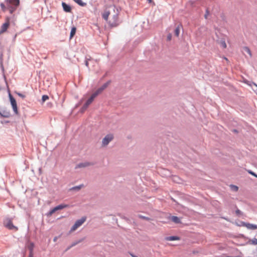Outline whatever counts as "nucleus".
Segmentation results:
<instances>
[{
    "label": "nucleus",
    "instance_id": "nucleus-46",
    "mask_svg": "<svg viewBox=\"0 0 257 257\" xmlns=\"http://www.w3.org/2000/svg\"><path fill=\"white\" fill-rule=\"evenodd\" d=\"M244 82L246 84H247L248 85H251V84L249 83V81L247 80H244Z\"/></svg>",
    "mask_w": 257,
    "mask_h": 257
},
{
    "label": "nucleus",
    "instance_id": "nucleus-19",
    "mask_svg": "<svg viewBox=\"0 0 257 257\" xmlns=\"http://www.w3.org/2000/svg\"><path fill=\"white\" fill-rule=\"evenodd\" d=\"M246 227L248 229L255 230L257 229V225L247 222Z\"/></svg>",
    "mask_w": 257,
    "mask_h": 257
},
{
    "label": "nucleus",
    "instance_id": "nucleus-35",
    "mask_svg": "<svg viewBox=\"0 0 257 257\" xmlns=\"http://www.w3.org/2000/svg\"><path fill=\"white\" fill-rule=\"evenodd\" d=\"M88 107H85V104L83 105L82 107L80 108V111L81 112H84Z\"/></svg>",
    "mask_w": 257,
    "mask_h": 257
},
{
    "label": "nucleus",
    "instance_id": "nucleus-38",
    "mask_svg": "<svg viewBox=\"0 0 257 257\" xmlns=\"http://www.w3.org/2000/svg\"><path fill=\"white\" fill-rule=\"evenodd\" d=\"M172 34L171 33H169L167 35V41H171L172 39Z\"/></svg>",
    "mask_w": 257,
    "mask_h": 257
},
{
    "label": "nucleus",
    "instance_id": "nucleus-12",
    "mask_svg": "<svg viewBox=\"0 0 257 257\" xmlns=\"http://www.w3.org/2000/svg\"><path fill=\"white\" fill-rule=\"evenodd\" d=\"M10 26V22L9 18L8 17L7 18V21L4 23L1 28L0 34L4 33L6 32L9 26Z\"/></svg>",
    "mask_w": 257,
    "mask_h": 257
},
{
    "label": "nucleus",
    "instance_id": "nucleus-20",
    "mask_svg": "<svg viewBox=\"0 0 257 257\" xmlns=\"http://www.w3.org/2000/svg\"><path fill=\"white\" fill-rule=\"evenodd\" d=\"M35 247V244L34 242H30L29 244L28 245V248L29 250V252L33 253L34 248Z\"/></svg>",
    "mask_w": 257,
    "mask_h": 257
},
{
    "label": "nucleus",
    "instance_id": "nucleus-6",
    "mask_svg": "<svg viewBox=\"0 0 257 257\" xmlns=\"http://www.w3.org/2000/svg\"><path fill=\"white\" fill-rule=\"evenodd\" d=\"M86 217L83 216L80 219H77L74 223V224L71 227L69 232H71L75 231L79 227L81 226L83 223L86 221Z\"/></svg>",
    "mask_w": 257,
    "mask_h": 257
},
{
    "label": "nucleus",
    "instance_id": "nucleus-44",
    "mask_svg": "<svg viewBox=\"0 0 257 257\" xmlns=\"http://www.w3.org/2000/svg\"><path fill=\"white\" fill-rule=\"evenodd\" d=\"M130 254L132 257H138V256L136 255L135 254L131 252L130 253Z\"/></svg>",
    "mask_w": 257,
    "mask_h": 257
},
{
    "label": "nucleus",
    "instance_id": "nucleus-33",
    "mask_svg": "<svg viewBox=\"0 0 257 257\" xmlns=\"http://www.w3.org/2000/svg\"><path fill=\"white\" fill-rule=\"evenodd\" d=\"M0 6L3 11H5L6 10L7 8H6L5 5L3 3H1L0 4Z\"/></svg>",
    "mask_w": 257,
    "mask_h": 257
},
{
    "label": "nucleus",
    "instance_id": "nucleus-5",
    "mask_svg": "<svg viewBox=\"0 0 257 257\" xmlns=\"http://www.w3.org/2000/svg\"><path fill=\"white\" fill-rule=\"evenodd\" d=\"M116 7L114 5H110L107 7L102 14V18L106 21H108V17L111 15L112 12H114Z\"/></svg>",
    "mask_w": 257,
    "mask_h": 257
},
{
    "label": "nucleus",
    "instance_id": "nucleus-31",
    "mask_svg": "<svg viewBox=\"0 0 257 257\" xmlns=\"http://www.w3.org/2000/svg\"><path fill=\"white\" fill-rule=\"evenodd\" d=\"M230 187L234 191H237L238 190V187L235 185H231Z\"/></svg>",
    "mask_w": 257,
    "mask_h": 257
},
{
    "label": "nucleus",
    "instance_id": "nucleus-41",
    "mask_svg": "<svg viewBox=\"0 0 257 257\" xmlns=\"http://www.w3.org/2000/svg\"><path fill=\"white\" fill-rule=\"evenodd\" d=\"M1 123L4 124V123H8L10 122L9 120H2L1 121Z\"/></svg>",
    "mask_w": 257,
    "mask_h": 257
},
{
    "label": "nucleus",
    "instance_id": "nucleus-50",
    "mask_svg": "<svg viewBox=\"0 0 257 257\" xmlns=\"http://www.w3.org/2000/svg\"><path fill=\"white\" fill-rule=\"evenodd\" d=\"M223 219L226 220H228V218L227 217H222Z\"/></svg>",
    "mask_w": 257,
    "mask_h": 257
},
{
    "label": "nucleus",
    "instance_id": "nucleus-27",
    "mask_svg": "<svg viewBox=\"0 0 257 257\" xmlns=\"http://www.w3.org/2000/svg\"><path fill=\"white\" fill-rule=\"evenodd\" d=\"M220 44L223 48H226L227 46L224 39H222L220 41Z\"/></svg>",
    "mask_w": 257,
    "mask_h": 257
},
{
    "label": "nucleus",
    "instance_id": "nucleus-34",
    "mask_svg": "<svg viewBox=\"0 0 257 257\" xmlns=\"http://www.w3.org/2000/svg\"><path fill=\"white\" fill-rule=\"evenodd\" d=\"M0 68H1V69L4 74V78L6 79V77H5V76L4 75V73H5V69H4V65H3V63H1L0 64Z\"/></svg>",
    "mask_w": 257,
    "mask_h": 257
},
{
    "label": "nucleus",
    "instance_id": "nucleus-24",
    "mask_svg": "<svg viewBox=\"0 0 257 257\" xmlns=\"http://www.w3.org/2000/svg\"><path fill=\"white\" fill-rule=\"evenodd\" d=\"M85 237H83V238H82L81 239H78L77 240H76V241L73 242L72 243V244H71V246H74L76 245H77V244L81 242L82 241H83L85 239Z\"/></svg>",
    "mask_w": 257,
    "mask_h": 257
},
{
    "label": "nucleus",
    "instance_id": "nucleus-18",
    "mask_svg": "<svg viewBox=\"0 0 257 257\" xmlns=\"http://www.w3.org/2000/svg\"><path fill=\"white\" fill-rule=\"evenodd\" d=\"M76 27L75 26H73L71 28L70 36H69V39H71L72 38L75 36L76 32Z\"/></svg>",
    "mask_w": 257,
    "mask_h": 257
},
{
    "label": "nucleus",
    "instance_id": "nucleus-52",
    "mask_svg": "<svg viewBox=\"0 0 257 257\" xmlns=\"http://www.w3.org/2000/svg\"><path fill=\"white\" fill-rule=\"evenodd\" d=\"M172 200L174 201V202H176L175 200L173 198H172Z\"/></svg>",
    "mask_w": 257,
    "mask_h": 257
},
{
    "label": "nucleus",
    "instance_id": "nucleus-45",
    "mask_svg": "<svg viewBox=\"0 0 257 257\" xmlns=\"http://www.w3.org/2000/svg\"><path fill=\"white\" fill-rule=\"evenodd\" d=\"M34 254L33 253L29 252L28 257H33Z\"/></svg>",
    "mask_w": 257,
    "mask_h": 257
},
{
    "label": "nucleus",
    "instance_id": "nucleus-43",
    "mask_svg": "<svg viewBox=\"0 0 257 257\" xmlns=\"http://www.w3.org/2000/svg\"><path fill=\"white\" fill-rule=\"evenodd\" d=\"M147 1L148 2V3H149V4H153L154 5H155V3L153 1V0H147Z\"/></svg>",
    "mask_w": 257,
    "mask_h": 257
},
{
    "label": "nucleus",
    "instance_id": "nucleus-26",
    "mask_svg": "<svg viewBox=\"0 0 257 257\" xmlns=\"http://www.w3.org/2000/svg\"><path fill=\"white\" fill-rule=\"evenodd\" d=\"M138 216L139 218L146 220L147 221H150L151 220V219L150 217L142 215L141 214H139Z\"/></svg>",
    "mask_w": 257,
    "mask_h": 257
},
{
    "label": "nucleus",
    "instance_id": "nucleus-49",
    "mask_svg": "<svg viewBox=\"0 0 257 257\" xmlns=\"http://www.w3.org/2000/svg\"><path fill=\"white\" fill-rule=\"evenodd\" d=\"M241 236H242L243 238H244L248 239V238L247 237H246V236H245L244 235H243V234H241Z\"/></svg>",
    "mask_w": 257,
    "mask_h": 257
},
{
    "label": "nucleus",
    "instance_id": "nucleus-15",
    "mask_svg": "<svg viewBox=\"0 0 257 257\" xmlns=\"http://www.w3.org/2000/svg\"><path fill=\"white\" fill-rule=\"evenodd\" d=\"M91 165H92V164L91 163H89L88 162L80 163L76 165V166L75 167V168L77 169V168H84V167H86L89 166Z\"/></svg>",
    "mask_w": 257,
    "mask_h": 257
},
{
    "label": "nucleus",
    "instance_id": "nucleus-32",
    "mask_svg": "<svg viewBox=\"0 0 257 257\" xmlns=\"http://www.w3.org/2000/svg\"><path fill=\"white\" fill-rule=\"evenodd\" d=\"M246 224H247V222L241 221H240V223L238 224L237 225L239 226H245V227H246Z\"/></svg>",
    "mask_w": 257,
    "mask_h": 257
},
{
    "label": "nucleus",
    "instance_id": "nucleus-4",
    "mask_svg": "<svg viewBox=\"0 0 257 257\" xmlns=\"http://www.w3.org/2000/svg\"><path fill=\"white\" fill-rule=\"evenodd\" d=\"M69 207V205L64 204V203H61L60 204L53 208H51L47 213H46V215L47 217H50L52 216V215L56 212L57 211L62 210L65 208H68Z\"/></svg>",
    "mask_w": 257,
    "mask_h": 257
},
{
    "label": "nucleus",
    "instance_id": "nucleus-3",
    "mask_svg": "<svg viewBox=\"0 0 257 257\" xmlns=\"http://www.w3.org/2000/svg\"><path fill=\"white\" fill-rule=\"evenodd\" d=\"M8 97L9 99V101L10 102L11 105L12 106V107L13 108V110L16 114H18L19 113L18 111V107L17 103L16 101V99L14 98V97L12 95V94L11 93L10 90L9 89H8Z\"/></svg>",
    "mask_w": 257,
    "mask_h": 257
},
{
    "label": "nucleus",
    "instance_id": "nucleus-11",
    "mask_svg": "<svg viewBox=\"0 0 257 257\" xmlns=\"http://www.w3.org/2000/svg\"><path fill=\"white\" fill-rule=\"evenodd\" d=\"M113 137L111 134L106 135L102 139V145L106 146L109 142L113 139Z\"/></svg>",
    "mask_w": 257,
    "mask_h": 257
},
{
    "label": "nucleus",
    "instance_id": "nucleus-8",
    "mask_svg": "<svg viewBox=\"0 0 257 257\" xmlns=\"http://www.w3.org/2000/svg\"><path fill=\"white\" fill-rule=\"evenodd\" d=\"M11 115L10 110L6 107H3L0 108V116L1 117L9 118Z\"/></svg>",
    "mask_w": 257,
    "mask_h": 257
},
{
    "label": "nucleus",
    "instance_id": "nucleus-2",
    "mask_svg": "<svg viewBox=\"0 0 257 257\" xmlns=\"http://www.w3.org/2000/svg\"><path fill=\"white\" fill-rule=\"evenodd\" d=\"M113 14L112 15V21H108V24L109 27L111 28L117 27L120 22L118 19V15L119 14V11L118 9L116 8L114 12H112Z\"/></svg>",
    "mask_w": 257,
    "mask_h": 257
},
{
    "label": "nucleus",
    "instance_id": "nucleus-21",
    "mask_svg": "<svg viewBox=\"0 0 257 257\" xmlns=\"http://www.w3.org/2000/svg\"><path fill=\"white\" fill-rule=\"evenodd\" d=\"M246 244H251L254 245H257V238L249 239Z\"/></svg>",
    "mask_w": 257,
    "mask_h": 257
},
{
    "label": "nucleus",
    "instance_id": "nucleus-42",
    "mask_svg": "<svg viewBox=\"0 0 257 257\" xmlns=\"http://www.w3.org/2000/svg\"><path fill=\"white\" fill-rule=\"evenodd\" d=\"M60 236V235H59V236H55V237H54V238H53V241H54V242L56 241H57V240L58 239V238Z\"/></svg>",
    "mask_w": 257,
    "mask_h": 257
},
{
    "label": "nucleus",
    "instance_id": "nucleus-25",
    "mask_svg": "<svg viewBox=\"0 0 257 257\" xmlns=\"http://www.w3.org/2000/svg\"><path fill=\"white\" fill-rule=\"evenodd\" d=\"M49 97L48 95L46 94L43 95L41 100V103L43 104V103H44L46 100H47L49 99Z\"/></svg>",
    "mask_w": 257,
    "mask_h": 257
},
{
    "label": "nucleus",
    "instance_id": "nucleus-47",
    "mask_svg": "<svg viewBox=\"0 0 257 257\" xmlns=\"http://www.w3.org/2000/svg\"><path fill=\"white\" fill-rule=\"evenodd\" d=\"M232 132L233 133H238V131L236 130V129H233L232 130Z\"/></svg>",
    "mask_w": 257,
    "mask_h": 257
},
{
    "label": "nucleus",
    "instance_id": "nucleus-28",
    "mask_svg": "<svg viewBox=\"0 0 257 257\" xmlns=\"http://www.w3.org/2000/svg\"><path fill=\"white\" fill-rule=\"evenodd\" d=\"M235 213H236V215L238 216V217H240V216H241L243 214V212L242 211H241L237 208H236V209L235 210Z\"/></svg>",
    "mask_w": 257,
    "mask_h": 257
},
{
    "label": "nucleus",
    "instance_id": "nucleus-22",
    "mask_svg": "<svg viewBox=\"0 0 257 257\" xmlns=\"http://www.w3.org/2000/svg\"><path fill=\"white\" fill-rule=\"evenodd\" d=\"M75 3L81 7H85L86 3L83 2L82 0H73Z\"/></svg>",
    "mask_w": 257,
    "mask_h": 257
},
{
    "label": "nucleus",
    "instance_id": "nucleus-51",
    "mask_svg": "<svg viewBox=\"0 0 257 257\" xmlns=\"http://www.w3.org/2000/svg\"><path fill=\"white\" fill-rule=\"evenodd\" d=\"M252 83L254 85H255L256 86H257V85H256L255 83H254V82H252Z\"/></svg>",
    "mask_w": 257,
    "mask_h": 257
},
{
    "label": "nucleus",
    "instance_id": "nucleus-14",
    "mask_svg": "<svg viewBox=\"0 0 257 257\" xmlns=\"http://www.w3.org/2000/svg\"><path fill=\"white\" fill-rule=\"evenodd\" d=\"M169 218L170 220H171L172 222L176 224L181 223V220L180 218L177 216H170Z\"/></svg>",
    "mask_w": 257,
    "mask_h": 257
},
{
    "label": "nucleus",
    "instance_id": "nucleus-40",
    "mask_svg": "<svg viewBox=\"0 0 257 257\" xmlns=\"http://www.w3.org/2000/svg\"><path fill=\"white\" fill-rule=\"evenodd\" d=\"M88 60H89V59H86L85 60V65L87 67H88V65H89Z\"/></svg>",
    "mask_w": 257,
    "mask_h": 257
},
{
    "label": "nucleus",
    "instance_id": "nucleus-9",
    "mask_svg": "<svg viewBox=\"0 0 257 257\" xmlns=\"http://www.w3.org/2000/svg\"><path fill=\"white\" fill-rule=\"evenodd\" d=\"M98 95L97 93L95 91L93 92L91 96L86 100L85 104V107H88L89 105L93 101L94 99Z\"/></svg>",
    "mask_w": 257,
    "mask_h": 257
},
{
    "label": "nucleus",
    "instance_id": "nucleus-29",
    "mask_svg": "<svg viewBox=\"0 0 257 257\" xmlns=\"http://www.w3.org/2000/svg\"><path fill=\"white\" fill-rule=\"evenodd\" d=\"M246 171L248 174L251 175L252 176H253L257 178V174L255 173H254L253 171H252L251 170H247Z\"/></svg>",
    "mask_w": 257,
    "mask_h": 257
},
{
    "label": "nucleus",
    "instance_id": "nucleus-7",
    "mask_svg": "<svg viewBox=\"0 0 257 257\" xmlns=\"http://www.w3.org/2000/svg\"><path fill=\"white\" fill-rule=\"evenodd\" d=\"M3 224L5 227L9 229L13 230L15 229L16 230H18V228L15 226L12 221V219L10 218H6L4 220Z\"/></svg>",
    "mask_w": 257,
    "mask_h": 257
},
{
    "label": "nucleus",
    "instance_id": "nucleus-53",
    "mask_svg": "<svg viewBox=\"0 0 257 257\" xmlns=\"http://www.w3.org/2000/svg\"><path fill=\"white\" fill-rule=\"evenodd\" d=\"M226 257H234L233 256H226Z\"/></svg>",
    "mask_w": 257,
    "mask_h": 257
},
{
    "label": "nucleus",
    "instance_id": "nucleus-39",
    "mask_svg": "<svg viewBox=\"0 0 257 257\" xmlns=\"http://www.w3.org/2000/svg\"><path fill=\"white\" fill-rule=\"evenodd\" d=\"M3 53H1L0 54V64L1 63H3Z\"/></svg>",
    "mask_w": 257,
    "mask_h": 257
},
{
    "label": "nucleus",
    "instance_id": "nucleus-36",
    "mask_svg": "<svg viewBox=\"0 0 257 257\" xmlns=\"http://www.w3.org/2000/svg\"><path fill=\"white\" fill-rule=\"evenodd\" d=\"M244 50H245V52H246L248 54H249L250 55H251V51L250 50V49H249L248 47H245L244 48Z\"/></svg>",
    "mask_w": 257,
    "mask_h": 257
},
{
    "label": "nucleus",
    "instance_id": "nucleus-10",
    "mask_svg": "<svg viewBox=\"0 0 257 257\" xmlns=\"http://www.w3.org/2000/svg\"><path fill=\"white\" fill-rule=\"evenodd\" d=\"M111 81L109 80L107 81L105 83H104L102 85H101L99 88H98L95 92L97 93V94H99L101 93L105 88L107 87V86L111 83Z\"/></svg>",
    "mask_w": 257,
    "mask_h": 257
},
{
    "label": "nucleus",
    "instance_id": "nucleus-17",
    "mask_svg": "<svg viewBox=\"0 0 257 257\" xmlns=\"http://www.w3.org/2000/svg\"><path fill=\"white\" fill-rule=\"evenodd\" d=\"M182 28V25L181 24L178 25L174 30V35L176 37H178L180 32V29Z\"/></svg>",
    "mask_w": 257,
    "mask_h": 257
},
{
    "label": "nucleus",
    "instance_id": "nucleus-16",
    "mask_svg": "<svg viewBox=\"0 0 257 257\" xmlns=\"http://www.w3.org/2000/svg\"><path fill=\"white\" fill-rule=\"evenodd\" d=\"M180 237L177 235H171L166 237V240L168 241L179 240Z\"/></svg>",
    "mask_w": 257,
    "mask_h": 257
},
{
    "label": "nucleus",
    "instance_id": "nucleus-30",
    "mask_svg": "<svg viewBox=\"0 0 257 257\" xmlns=\"http://www.w3.org/2000/svg\"><path fill=\"white\" fill-rule=\"evenodd\" d=\"M15 93L17 94L19 96L22 98L23 99L25 98L26 97V95L20 92L15 91Z\"/></svg>",
    "mask_w": 257,
    "mask_h": 257
},
{
    "label": "nucleus",
    "instance_id": "nucleus-37",
    "mask_svg": "<svg viewBox=\"0 0 257 257\" xmlns=\"http://www.w3.org/2000/svg\"><path fill=\"white\" fill-rule=\"evenodd\" d=\"M209 10L208 9H206V12H205V14L204 15V18L205 19H207L208 15H209Z\"/></svg>",
    "mask_w": 257,
    "mask_h": 257
},
{
    "label": "nucleus",
    "instance_id": "nucleus-13",
    "mask_svg": "<svg viewBox=\"0 0 257 257\" xmlns=\"http://www.w3.org/2000/svg\"><path fill=\"white\" fill-rule=\"evenodd\" d=\"M61 5L64 12L65 13H71L72 7L70 5L67 4L65 2H62Z\"/></svg>",
    "mask_w": 257,
    "mask_h": 257
},
{
    "label": "nucleus",
    "instance_id": "nucleus-1",
    "mask_svg": "<svg viewBox=\"0 0 257 257\" xmlns=\"http://www.w3.org/2000/svg\"><path fill=\"white\" fill-rule=\"evenodd\" d=\"M10 13L12 14L20 5V0H5Z\"/></svg>",
    "mask_w": 257,
    "mask_h": 257
},
{
    "label": "nucleus",
    "instance_id": "nucleus-48",
    "mask_svg": "<svg viewBox=\"0 0 257 257\" xmlns=\"http://www.w3.org/2000/svg\"><path fill=\"white\" fill-rule=\"evenodd\" d=\"M73 247V246H71V244L70 246H69L68 247H67V248H66V250H68L70 249L71 247Z\"/></svg>",
    "mask_w": 257,
    "mask_h": 257
},
{
    "label": "nucleus",
    "instance_id": "nucleus-23",
    "mask_svg": "<svg viewBox=\"0 0 257 257\" xmlns=\"http://www.w3.org/2000/svg\"><path fill=\"white\" fill-rule=\"evenodd\" d=\"M83 186V184H81L78 186H73L70 189L71 191H79Z\"/></svg>",
    "mask_w": 257,
    "mask_h": 257
}]
</instances>
